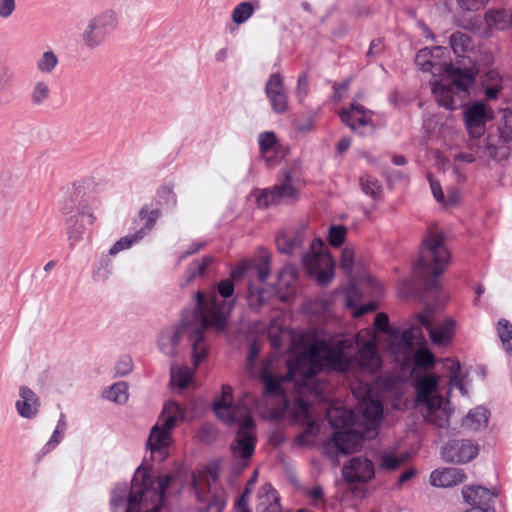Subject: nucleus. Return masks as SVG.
<instances>
[{
    "mask_svg": "<svg viewBox=\"0 0 512 512\" xmlns=\"http://www.w3.org/2000/svg\"><path fill=\"white\" fill-rule=\"evenodd\" d=\"M184 419L185 411L178 402L169 400L165 403L162 414L152 427L146 443L152 460L162 462L167 458V448L171 443V431L178 422Z\"/></svg>",
    "mask_w": 512,
    "mask_h": 512,
    "instance_id": "nucleus-7",
    "label": "nucleus"
},
{
    "mask_svg": "<svg viewBox=\"0 0 512 512\" xmlns=\"http://www.w3.org/2000/svg\"><path fill=\"white\" fill-rule=\"evenodd\" d=\"M499 136L497 143L493 141L491 136L488 137L487 149L491 157L502 160L508 157L509 148L507 143L512 142V110L505 109L502 111L501 123L498 127Z\"/></svg>",
    "mask_w": 512,
    "mask_h": 512,
    "instance_id": "nucleus-16",
    "label": "nucleus"
},
{
    "mask_svg": "<svg viewBox=\"0 0 512 512\" xmlns=\"http://www.w3.org/2000/svg\"><path fill=\"white\" fill-rule=\"evenodd\" d=\"M291 415L295 421L309 420L310 405L303 399L295 400L291 408Z\"/></svg>",
    "mask_w": 512,
    "mask_h": 512,
    "instance_id": "nucleus-48",
    "label": "nucleus"
},
{
    "mask_svg": "<svg viewBox=\"0 0 512 512\" xmlns=\"http://www.w3.org/2000/svg\"><path fill=\"white\" fill-rule=\"evenodd\" d=\"M417 405H424L425 411L423 412V416H431L432 413L438 412V410L447 409L443 407V398L441 396H427L426 401H415Z\"/></svg>",
    "mask_w": 512,
    "mask_h": 512,
    "instance_id": "nucleus-49",
    "label": "nucleus"
},
{
    "mask_svg": "<svg viewBox=\"0 0 512 512\" xmlns=\"http://www.w3.org/2000/svg\"><path fill=\"white\" fill-rule=\"evenodd\" d=\"M133 369V361L130 356L121 357L115 364L114 373L116 377H123L129 374Z\"/></svg>",
    "mask_w": 512,
    "mask_h": 512,
    "instance_id": "nucleus-55",
    "label": "nucleus"
},
{
    "mask_svg": "<svg viewBox=\"0 0 512 512\" xmlns=\"http://www.w3.org/2000/svg\"><path fill=\"white\" fill-rule=\"evenodd\" d=\"M85 220L90 225L95 221L91 209L85 205L79 208L75 214L66 218V229L71 245H74L83 238L86 230Z\"/></svg>",
    "mask_w": 512,
    "mask_h": 512,
    "instance_id": "nucleus-20",
    "label": "nucleus"
},
{
    "mask_svg": "<svg viewBox=\"0 0 512 512\" xmlns=\"http://www.w3.org/2000/svg\"><path fill=\"white\" fill-rule=\"evenodd\" d=\"M405 461L404 457H398L391 452H383L379 456L378 469L392 472L397 470Z\"/></svg>",
    "mask_w": 512,
    "mask_h": 512,
    "instance_id": "nucleus-41",
    "label": "nucleus"
},
{
    "mask_svg": "<svg viewBox=\"0 0 512 512\" xmlns=\"http://www.w3.org/2000/svg\"><path fill=\"white\" fill-rule=\"evenodd\" d=\"M59 64L58 56L53 50H47L36 61V68L42 74H52Z\"/></svg>",
    "mask_w": 512,
    "mask_h": 512,
    "instance_id": "nucleus-34",
    "label": "nucleus"
},
{
    "mask_svg": "<svg viewBox=\"0 0 512 512\" xmlns=\"http://www.w3.org/2000/svg\"><path fill=\"white\" fill-rule=\"evenodd\" d=\"M445 365L447 368L450 369V380H449L450 385L455 386L456 388H458L461 391L462 394H465L466 390H465L463 381L460 378V371H461L460 363L458 361L446 359Z\"/></svg>",
    "mask_w": 512,
    "mask_h": 512,
    "instance_id": "nucleus-44",
    "label": "nucleus"
},
{
    "mask_svg": "<svg viewBox=\"0 0 512 512\" xmlns=\"http://www.w3.org/2000/svg\"><path fill=\"white\" fill-rule=\"evenodd\" d=\"M360 367L370 374L381 369L382 361L374 342L368 340L358 349L357 358Z\"/></svg>",
    "mask_w": 512,
    "mask_h": 512,
    "instance_id": "nucleus-23",
    "label": "nucleus"
},
{
    "mask_svg": "<svg viewBox=\"0 0 512 512\" xmlns=\"http://www.w3.org/2000/svg\"><path fill=\"white\" fill-rule=\"evenodd\" d=\"M490 113V109L483 102H475L465 110V125L473 138L483 135Z\"/></svg>",
    "mask_w": 512,
    "mask_h": 512,
    "instance_id": "nucleus-19",
    "label": "nucleus"
},
{
    "mask_svg": "<svg viewBox=\"0 0 512 512\" xmlns=\"http://www.w3.org/2000/svg\"><path fill=\"white\" fill-rule=\"evenodd\" d=\"M485 21L490 28L505 30L512 25V9H491L485 13Z\"/></svg>",
    "mask_w": 512,
    "mask_h": 512,
    "instance_id": "nucleus-29",
    "label": "nucleus"
},
{
    "mask_svg": "<svg viewBox=\"0 0 512 512\" xmlns=\"http://www.w3.org/2000/svg\"><path fill=\"white\" fill-rule=\"evenodd\" d=\"M50 97V87L47 82L40 80L33 84L30 98L36 106L43 105Z\"/></svg>",
    "mask_w": 512,
    "mask_h": 512,
    "instance_id": "nucleus-40",
    "label": "nucleus"
},
{
    "mask_svg": "<svg viewBox=\"0 0 512 512\" xmlns=\"http://www.w3.org/2000/svg\"><path fill=\"white\" fill-rule=\"evenodd\" d=\"M65 430L60 427H56L49 439V441L42 447L38 453V457L45 456L50 453L55 447L62 441Z\"/></svg>",
    "mask_w": 512,
    "mask_h": 512,
    "instance_id": "nucleus-52",
    "label": "nucleus"
},
{
    "mask_svg": "<svg viewBox=\"0 0 512 512\" xmlns=\"http://www.w3.org/2000/svg\"><path fill=\"white\" fill-rule=\"evenodd\" d=\"M112 271V261L108 258H103L100 260L99 266L93 271V280L97 282L105 281L112 274Z\"/></svg>",
    "mask_w": 512,
    "mask_h": 512,
    "instance_id": "nucleus-51",
    "label": "nucleus"
},
{
    "mask_svg": "<svg viewBox=\"0 0 512 512\" xmlns=\"http://www.w3.org/2000/svg\"><path fill=\"white\" fill-rule=\"evenodd\" d=\"M217 293L223 298V300H218L215 295H213L210 298H207L206 295H204V301L207 304L210 303H217L220 304L222 302H232L233 307L235 306L236 299L233 297L235 292V285L234 282L230 279H223L220 282L217 283ZM205 294L204 292H202Z\"/></svg>",
    "mask_w": 512,
    "mask_h": 512,
    "instance_id": "nucleus-33",
    "label": "nucleus"
},
{
    "mask_svg": "<svg viewBox=\"0 0 512 512\" xmlns=\"http://www.w3.org/2000/svg\"><path fill=\"white\" fill-rule=\"evenodd\" d=\"M449 44L454 54L458 57H463L474 48L471 37L461 31H456L450 35Z\"/></svg>",
    "mask_w": 512,
    "mask_h": 512,
    "instance_id": "nucleus-31",
    "label": "nucleus"
},
{
    "mask_svg": "<svg viewBox=\"0 0 512 512\" xmlns=\"http://www.w3.org/2000/svg\"><path fill=\"white\" fill-rule=\"evenodd\" d=\"M232 310V302L207 304L202 291L196 292L191 319L184 317L179 325L163 328L158 337L159 349L165 355L174 357L181 339L187 337L192 348L193 365L198 367L208 355L205 331L212 327L223 330Z\"/></svg>",
    "mask_w": 512,
    "mask_h": 512,
    "instance_id": "nucleus-1",
    "label": "nucleus"
},
{
    "mask_svg": "<svg viewBox=\"0 0 512 512\" xmlns=\"http://www.w3.org/2000/svg\"><path fill=\"white\" fill-rule=\"evenodd\" d=\"M383 411L384 407L380 400L374 398L364 400L362 416L366 421V427L335 431L332 438L324 443L323 453L330 459H334L340 454L348 455L360 450L365 440L376 437Z\"/></svg>",
    "mask_w": 512,
    "mask_h": 512,
    "instance_id": "nucleus-4",
    "label": "nucleus"
},
{
    "mask_svg": "<svg viewBox=\"0 0 512 512\" xmlns=\"http://www.w3.org/2000/svg\"><path fill=\"white\" fill-rule=\"evenodd\" d=\"M275 242L281 254L293 255L302 249L304 232L302 230L282 231L277 234Z\"/></svg>",
    "mask_w": 512,
    "mask_h": 512,
    "instance_id": "nucleus-22",
    "label": "nucleus"
},
{
    "mask_svg": "<svg viewBox=\"0 0 512 512\" xmlns=\"http://www.w3.org/2000/svg\"><path fill=\"white\" fill-rule=\"evenodd\" d=\"M375 474L371 460L361 456L353 457L342 468V476L348 483H365L370 481Z\"/></svg>",
    "mask_w": 512,
    "mask_h": 512,
    "instance_id": "nucleus-18",
    "label": "nucleus"
},
{
    "mask_svg": "<svg viewBox=\"0 0 512 512\" xmlns=\"http://www.w3.org/2000/svg\"><path fill=\"white\" fill-rule=\"evenodd\" d=\"M413 363L417 368H430L435 364V357L428 348L420 347L413 354Z\"/></svg>",
    "mask_w": 512,
    "mask_h": 512,
    "instance_id": "nucleus-42",
    "label": "nucleus"
},
{
    "mask_svg": "<svg viewBox=\"0 0 512 512\" xmlns=\"http://www.w3.org/2000/svg\"><path fill=\"white\" fill-rule=\"evenodd\" d=\"M272 110L277 114H283L288 108V96L285 91H278L267 95Z\"/></svg>",
    "mask_w": 512,
    "mask_h": 512,
    "instance_id": "nucleus-46",
    "label": "nucleus"
},
{
    "mask_svg": "<svg viewBox=\"0 0 512 512\" xmlns=\"http://www.w3.org/2000/svg\"><path fill=\"white\" fill-rule=\"evenodd\" d=\"M306 360V358L297 357L295 360L289 361L287 363V373L282 377H275L267 368H264L260 373V379L264 384L265 395H284L282 382L293 380L298 373L307 377L315 375L316 371L313 366L309 367L307 371L302 370V363Z\"/></svg>",
    "mask_w": 512,
    "mask_h": 512,
    "instance_id": "nucleus-11",
    "label": "nucleus"
},
{
    "mask_svg": "<svg viewBox=\"0 0 512 512\" xmlns=\"http://www.w3.org/2000/svg\"><path fill=\"white\" fill-rule=\"evenodd\" d=\"M425 420L438 428H446L449 426L450 413L447 409L438 410L432 413L431 416H425Z\"/></svg>",
    "mask_w": 512,
    "mask_h": 512,
    "instance_id": "nucleus-53",
    "label": "nucleus"
},
{
    "mask_svg": "<svg viewBox=\"0 0 512 512\" xmlns=\"http://www.w3.org/2000/svg\"><path fill=\"white\" fill-rule=\"evenodd\" d=\"M318 425L312 421H309L308 425L304 429V431L299 434L296 438V443L301 446H306L309 444L308 438L311 436H315L318 432Z\"/></svg>",
    "mask_w": 512,
    "mask_h": 512,
    "instance_id": "nucleus-59",
    "label": "nucleus"
},
{
    "mask_svg": "<svg viewBox=\"0 0 512 512\" xmlns=\"http://www.w3.org/2000/svg\"><path fill=\"white\" fill-rule=\"evenodd\" d=\"M418 322L428 331L431 342L438 346L447 345L454 334L455 322L447 319L438 327L433 325L432 315L425 311L417 316Z\"/></svg>",
    "mask_w": 512,
    "mask_h": 512,
    "instance_id": "nucleus-17",
    "label": "nucleus"
},
{
    "mask_svg": "<svg viewBox=\"0 0 512 512\" xmlns=\"http://www.w3.org/2000/svg\"><path fill=\"white\" fill-rule=\"evenodd\" d=\"M361 190L368 196L376 199L380 192L381 186L375 177L363 175L360 177Z\"/></svg>",
    "mask_w": 512,
    "mask_h": 512,
    "instance_id": "nucleus-45",
    "label": "nucleus"
},
{
    "mask_svg": "<svg viewBox=\"0 0 512 512\" xmlns=\"http://www.w3.org/2000/svg\"><path fill=\"white\" fill-rule=\"evenodd\" d=\"M171 482V474L154 477L141 465L137 468L130 486L127 483H118L112 490V511L117 512L123 508L124 512H160Z\"/></svg>",
    "mask_w": 512,
    "mask_h": 512,
    "instance_id": "nucleus-3",
    "label": "nucleus"
},
{
    "mask_svg": "<svg viewBox=\"0 0 512 512\" xmlns=\"http://www.w3.org/2000/svg\"><path fill=\"white\" fill-rule=\"evenodd\" d=\"M254 11V5L251 2H241L232 12V20L236 24H243L253 15Z\"/></svg>",
    "mask_w": 512,
    "mask_h": 512,
    "instance_id": "nucleus-43",
    "label": "nucleus"
},
{
    "mask_svg": "<svg viewBox=\"0 0 512 512\" xmlns=\"http://www.w3.org/2000/svg\"><path fill=\"white\" fill-rule=\"evenodd\" d=\"M16 9V0H0V18H9Z\"/></svg>",
    "mask_w": 512,
    "mask_h": 512,
    "instance_id": "nucleus-64",
    "label": "nucleus"
},
{
    "mask_svg": "<svg viewBox=\"0 0 512 512\" xmlns=\"http://www.w3.org/2000/svg\"><path fill=\"white\" fill-rule=\"evenodd\" d=\"M278 91H285L283 87V79L279 73L271 74L265 87L266 95H270L272 93Z\"/></svg>",
    "mask_w": 512,
    "mask_h": 512,
    "instance_id": "nucleus-57",
    "label": "nucleus"
},
{
    "mask_svg": "<svg viewBox=\"0 0 512 512\" xmlns=\"http://www.w3.org/2000/svg\"><path fill=\"white\" fill-rule=\"evenodd\" d=\"M105 397L118 404L128 400V385L125 381L116 382L105 391Z\"/></svg>",
    "mask_w": 512,
    "mask_h": 512,
    "instance_id": "nucleus-37",
    "label": "nucleus"
},
{
    "mask_svg": "<svg viewBox=\"0 0 512 512\" xmlns=\"http://www.w3.org/2000/svg\"><path fill=\"white\" fill-rule=\"evenodd\" d=\"M193 377V372L187 367L179 368L177 372L171 369V382L181 390L188 387Z\"/></svg>",
    "mask_w": 512,
    "mask_h": 512,
    "instance_id": "nucleus-47",
    "label": "nucleus"
},
{
    "mask_svg": "<svg viewBox=\"0 0 512 512\" xmlns=\"http://www.w3.org/2000/svg\"><path fill=\"white\" fill-rule=\"evenodd\" d=\"M354 250L349 247H345L341 252L340 267L346 273H351L354 264Z\"/></svg>",
    "mask_w": 512,
    "mask_h": 512,
    "instance_id": "nucleus-56",
    "label": "nucleus"
},
{
    "mask_svg": "<svg viewBox=\"0 0 512 512\" xmlns=\"http://www.w3.org/2000/svg\"><path fill=\"white\" fill-rule=\"evenodd\" d=\"M214 261L211 256H204L201 259L193 261L187 268L184 276V282L181 283V286L184 287L190 284L193 280L197 278H203L207 276L208 268Z\"/></svg>",
    "mask_w": 512,
    "mask_h": 512,
    "instance_id": "nucleus-27",
    "label": "nucleus"
},
{
    "mask_svg": "<svg viewBox=\"0 0 512 512\" xmlns=\"http://www.w3.org/2000/svg\"><path fill=\"white\" fill-rule=\"evenodd\" d=\"M270 291L265 289H254L249 286L247 301L250 309L259 311L268 301Z\"/></svg>",
    "mask_w": 512,
    "mask_h": 512,
    "instance_id": "nucleus-38",
    "label": "nucleus"
},
{
    "mask_svg": "<svg viewBox=\"0 0 512 512\" xmlns=\"http://www.w3.org/2000/svg\"><path fill=\"white\" fill-rule=\"evenodd\" d=\"M214 412L226 425L238 424L236 439L230 446L231 452L236 458L250 459L257 443L256 423L253 417L246 412L244 416L238 415L235 409L224 401L214 404Z\"/></svg>",
    "mask_w": 512,
    "mask_h": 512,
    "instance_id": "nucleus-6",
    "label": "nucleus"
},
{
    "mask_svg": "<svg viewBox=\"0 0 512 512\" xmlns=\"http://www.w3.org/2000/svg\"><path fill=\"white\" fill-rule=\"evenodd\" d=\"M217 480L216 475H211L210 479H201L193 477L192 489L197 499L201 502H207L206 506L199 509L198 512H223L227 504V493L223 488L212 485Z\"/></svg>",
    "mask_w": 512,
    "mask_h": 512,
    "instance_id": "nucleus-10",
    "label": "nucleus"
},
{
    "mask_svg": "<svg viewBox=\"0 0 512 512\" xmlns=\"http://www.w3.org/2000/svg\"><path fill=\"white\" fill-rule=\"evenodd\" d=\"M490 412L484 406H477L471 409L463 419L462 425L471 430L478 431L488 424Z\"/></svg>",
    "mask_w": 512,
    "mask_h": 512,
    "instance_id": "nucleus-30",
    "label": "nucleus"
},
{
    "mask_svg": "<svg viewBox=\"0 0 512 512\" xmlns=\"http://www.w3.org/2000/svg\"><path fill=\"white\" fill-rule=\"evenodd\" d=\"M14 78L13 70L7 65L0 66V92L10 85Z\"/></svg>",
    "mask_w": 512,
    "mask_h": 512,
    "instance_id": "nucleus-63",
    "label": "nucleus"
},
{
    "mask_svg": "<svg viewBox=\"0 0 512 512\" xmlns=\"http://www.w3.org/2000/svg\"><path fill=\"white\" fill-rule=\"evenodd\" d=\"M489 0H457L459 7L466 11H478L487 4Z\"/></svg>",
    "mask_w": 512,
    "mask_h": 512,
    "instance_id": "nucleus-62",
    "label": "nucleus"
},
{
    "mask_svg": "<svg viewBox=\"0 0 512 512\" xmlns=\"http://www.w3.org/2000/svg\"><path fill=\"white\" fill-rule=\"evenodd\" d=\"M440 378L438 375L420 376L415 383V401H426L427 396L432 395L438 388Z\"/></svg>",
    "mask_w": 512,
    "mask_h": 512,
    "instance_id": "nucleus-28",
    "label": "nucleus"
},
{
    "mask_svg": "<svg viewBox=\"0 0 512 512\" xmlns=\"http://www.w3.org/2000/svg\"><path fill=\"white\" fill-rule=\"evenodd\" d=\"M372 112L364 106L352 103L349 108L343 109L339 116L341 121L353 132L360 136H368L374 132V124L371 119Z\"/></svg>",
    "mask_w": 512,
    "mask_h": 512,
    "instance_id": "nucleus-14",
    "label": "nucleus"
},
{
    "mask_svg": "<svg viewBox=\"0 0 512 512\" xmlns=\"http://www.w3.org/2000/svg\"><path fill=\"white\" fill-rule=\"evenodd\" d=\"M20 399L16 401L15 407L22 418L32 419L36 417L40 409V399L29 387L22 385L19 388Z\"/></svg>",
    "mask_w": 512,
    "mask_h": 512,
    "instance_id": "nucleus-21",
    "label": "nucleus"
},
{
    "mask_svg": "<svg viewBox=\"0 0 512 512\" xmlns=\"http://www.w3.org/2000/svg\"><path fill=\"white\" fill-rule=\"evenodd\" d=\"M257 204L260 208H267L272 204H277L273 187L260 192L257 196Z\"/></svg>",
    "mask_w": 512,
    "mask_h": 512,
    "instance_id": "nucleus-60",
    "label": "nucleus"
},
{
    "mask_svg": "<svg viewBox=\"0 0 512 512\" xmlns=\"http://www.w3.org/2000/svg\"><path fill=\"white\" fill-rule=\"evenodd\" d=\"M445 50L443 46L423 48L417 52L415 63L421 71L430 72L434 77L445 74V80L432 82V92L440 106L455 110L462 105L469 89L474 85L476 72L471 68H460L442 62L441 57Z\"/></svg>",
    "mask_w": 512,
    "mask_h": 512,
    "instance_id": "nucleus-2",
    "label": "nucleus"
},
{
    "mask_svg": "<svg viewBox=\"0 0 512 512\" xmlns=\"http://www.w3.org/2000/svg\"><path fill=\"white\" fill-rule=\"evenodd\" d=\"M347 229L342 225L331 226L328 233V242L332 247H340L346 239Z\"/></svg>",
    "mask_w": 512,
    "mask_h": 512,
    "instance_id": "nucleus-50",
    "label": "nucleus"
},
{
    "mask_svg": "<svg viewBox=\"0 0 512 512\" xmlns=\"http://www.w3.org/2000/svg\"><path fill=\"white\" fill-rule=\"evenodd\" d=\"M450 252L444 243V236L439 231L428 230L422 239L418 262L414 266L415 276L422 278L426 294L439 292L438 277L447 269Z\"/></svg>",
    "mask_w": 512,
    "mask_h": 512,
    "instance_id": "nucleus-5",
    "label": "nucleus"
},
{
    "mask_svg": "<svg viewBox=\"0 0 512 512\" xmlns=\"http://www.w3.org/2000/svg\"><path fill=\"white\" fill-rule=\"evenodd\" d=\"M466 476L462 469L455 467L434 470L430 475V483L435 487H452L462 483Z\"/></svg>",
    "mask_w": 512,
    "mask_h": 512,
    "instance_id": "nucleus-24",
    "label": "nucleus"
},
{
    "mask_svg": "<svg viewBox=\"0 0 512 512\" xmlns=\"http://www.w3.org/2000/svg\"><path fill=\"white\" fill-rule=\"evenodd\" d=\"M277 142L274 132H262L258 136L259 149L262 154L267 153Z\"/></svg>",
    "mask_w": 512,
    "mask_h": 512,
    "instance_id": "nucleus-54",
    "label": "nucleus"
},
{
    "mask_svg": "<svg viewBox=\"0 0 512 512\" xmlns=\"http://www.w3.org/2000/svg\"><path fill=\"white\" fill-rule=\"evenodd\" d=\"M497 332L504 350L512 355V324L504 318L500 319Z\"/></svg>",
    "mask_w": 512,
    "mask_h": 512,
    "instance_id": "nucleus-39",
    "label": "nucleus"
},
{
    "mask_svg": "<svg viewBox=\"0 0 512 512\" xmlns=\"http://www.w3.org/2000/svg\"><path fill=\"white\" fill-rule=\"evenodd\" d=\"M478 452L479 447L472 440L452 439L442 447L441 456L446 462L463 464L474 459Z\"/></svg>",
    "mask_w": 512,
    "mask_h": 512,
    "instance_id": "nucleus-15",
    "label": "nucleus"
},
{
    "mask_svg": "<svg viewBox=\"0 0 512 512\" xmlns=\"http://www.w3.org/2000/svg\"><path fill=\"white\" fill-rule=\"evenodd\" d=\"M351 349L352 342L348 339L338 340L332 345L324 340H318L310 346L308 358L328 370L344 373L351 368L355 360Z\"/></svg>",
    "mask_w": 512,
    "mask_h": 512,
    "instance_id": "nucleus-8",
    "label": "nucleus"
},
{
    "mask_svg": "<svg viewBox=\"0 0 512 512\" xmlns=\"http://www.w3.org/2000/svg\"><path fill=\"white\" fill-rule=\"evenodd\" d=\"M416 293V288L413 279H404L400 282L398 288V294L401 298L413 297Z\"/></svg>",
    "mask_w": 512,
    "mask_h": 512,
    "instance_id": "nucleus-61",
    "label": "nucleus"
},
{
    "mask_svg": "<svg viewBox=\"0 0 512 512\" xmlns=\"http://www.w3.org/2000/svg\"><path fill=\"white\" fill-rule=\"evenodd\" d=\"M118 26V15L112 9L103 10L90 18L82 29L80 38L88 50L100 48Z\"/></svg>",
    "mask_w": 512,
    "mask_h": 512,
    "instance_id": "nucleus-9",
    "label": "nucleus"
},
{
    "mask_svg": "<svg viewBox=\"0 0 512 512\" xmlns=\"http://www.w3.org/2000/svg\"><path fill=\"white\" fill-rule=\"evenodd\" d=\"M462 495L471 507L494 506V499L497 497L496 493L480 485L464 487Z\"/></svg>",
    "mask_w": 512,
    "mask_h": 512,
    "instance_id": "nucleus-25",
    "label": "nucleus"
},
{
    "mask_svg": "<svg viewBox=\"0 0 512 512\" xmlns=\"http://www.w3.org/2000/svg\"><path fill=\"white\" fill-rule=\"evenodd\" d=\"M292 173L289 170L284 171V179L281 184L273 186L277 204L296 200L298 198V191L293 186Z\"/></svg>",
    "mask_w": 512,
    "mask_h": 512,
    "instance_id": "nucleus-26",
    "label": "nucleus"
},
{
    "mask_svg": "<svg viewBox=\"0 0 512 512\" xmlns=\"http://www.w3.org/2000/svg\"><path fill=\"white\" fill-rule=\"evenodd\" d=\"M260 498H265L268 502V506L265 508V512H281L280 499L278 492L274 489L271 484H265L260 489Z\"/></svg>",
    "mask_w": 512,
    "mask_h": 512,
    "instance_id": "nucleus-36",
    "label": "nucleus"
},
{
    "mask_svg": "<svg viewBox=\"0 0 512 512\" xmlns=\"http://www.w3.org/2000/svg\"><path fill=\"white\" fill-rule=\"evenodd\" d=\"M157 204L166 209L174 210L177 206V195L173 191V187L164 185L157 190L156 194Z\"/></svg>",
    "mask_w": 512,
    "mask_h": 512,
    "instance_id": "nucleus-35",
    "label": "nucleus"
},
{
    "mask_svg": "<svg viewBox=\"0 0 512 512\" xmlns=\"http://www.w3.org/2000/svg\"><path fill=\"white\" fill-rule=\"evenodd\" d=\"M318 425L312 421H309L308 425L304 429V431L299 434L296 438V443L301 446H306L309 444L308 438L311 436H315L318 432Z\"/></svg>",
    "mask_w": 512,
    "mask_h": 512,
    "instance_id": "nucleus-58",
    "label": "nucleus"
},
{
    "mask_svg": "<svg viewBox=\"0 0 512 512\" xmlns=\"http://www.w3.org/2000/svg\"><path fill=\"white\" fill-rule=\"evenodd\" d=\"M303 264L322 287L328 285L334 278V261L328 252L304 254Z\"/></svg>",
    "mask_w": 512,
    "mask_h": 512,
    "instance_id": "nucleus-13",
    "label": "nucleus"
},
{
    "mask_svg": "<svg viewBox=\"0 0 512 512\" xmlns=\"http://www.w3.org/2000/svg\"><path fill=\"white\" fill-rule=\"evenodd\" d=\"M161 215V210L155 208L149 210L147 206L141 208L136 222H140V228L133 234L126 235L116 241L109 250V254L114 256L119 252L129 249L134 244L139 243L154 228L157 219Z\"/></svg>",
    "mask_w": 512,
    "mask_h": 512,
    "instance_id": "nucleus-12",
    "label": "nucleus"
},
{
    "mask_svg": "<svg viewBox=\"0 0 512 512\" xmlns=\"http://www.w3.org/2000/svg\"><path fill=\"white\" fill-rule=\"evenodd\" d=\"M482 86L487 99H496L502 89V77L496 70H489L482 77Z\"/></svg>",
    "mask_w": 512,
    "mask_h": 512,
    "instance_id": "nucleus-32",
    "label": "nucleus"
}]
</instances>
